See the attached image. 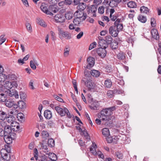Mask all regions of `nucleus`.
Listing matches in <instances>:
<instances>
[{"mask_svg": "<svg viewBox=\"0 0 161 161\" xmlns=\"http://www.w3.org/2000/svg\"><path fill=\"white\" fill-rule=\"evenodd\" d=\"M48 158L50 159V160H56L57 159L56 155L53 153H49Z\"/></svg>", "mask_w": 161, "mask_h": 161, "instance_id": "7c9ffc66", "label": "nucleus"}, {"mask_svg": "<svg viewBox=\"0 0 161 161\" xmlns=\"http://www.w3.org/2000/svg\"><path fill=\"white\" fill-rule=\"evenodd\" d=\"M91 75L93 76L97 77L100 75L99 72L96 70H92L90 72Z\"/></svg>", "mask_w": 161, "mask_h": 161, "instance_id": "c756f323", "label": "nucleus"}, {"mask_svg": "<svg viewBox=\"0 0 161 161\" xmlns=\"http://www.w3.org/2000/svg\"><path fill=\"white\" fill-rule=\"evenodd\" d=\"M115 27H116V29L118 32L121 31L123 27V24H120Z\"/></svg>", "mask_w": 161, "mask_h": 161, "instance_id": "052dcab7", "label": "nucleus"}, {"mask_svg": "<svg viewBox=\"0 0 161 161\" xmlns=\"http://www.w3.org/2000/svg\"><path fill=\"white\" fill-rule=\"evenodd\" d=\"M48 145L51 147H53L54 145V141L53 139L51 138L48 140Z\"/></svg>", "mask_w": 161, "mask_h": 161, "instance_id": "8fccbe9b", "label": "nucleus"}, {"mask_svg": "<svg viewBox=\"0 0 161 161\" xmlns=\"http://www.w3.org/2000/svg\"><path fill=\"white\" fill-rule=\"evenodd\" d=\"M10 148L8 146H5V148H2L0 151L1 155L2 156H4L8 152H10Z\"/></svg>", "mask_w": 161, "mask_h": 161, "instance_id": "a211bd4d", "label": "nucleus"}, {"mask_svg": "<svg viewBox=\"0 0 161 161\" xmlns=\"http://www.w3.org/2000/svg\"><path fill=\"white\" fill-rule=\"evenodd\" d=\"M0 124L1 126L3 128H4V129L6 128L8 125L6 122L2 120L0 122Z\"/></svg>", "mask_w": 161, "mask_h": 161, "instance_id": "5fc2aeb1", "label": "nucleus"}, {"mask_svg": "<svg viewBox=\"0 0 161 161\" xmlns=\"http://www.w3.org/2000/svg\"><path fill=\"white\" fill-rule=\"evenodd\" d=\"M69 49L68 48H66L64 49V56L66 57L68 56L69 53Z\"/></svg>", "mask_w": 161, "mask_h": 161, "instance_id": "13d9d810", "label": "nucleus"}, {"mask_svg": "<svg viewBox=\"0 0 161 161\" xmlns=\"http://www.w3.org/2000/svg\"><path fill=\"white\" fill-rule=\"evenodd\" d=\"M14 108V109H12L10 111V113L12 114L16 115L18 112V110Z\"/></svg>", "mask_w": 161, "mask_h": 161, "instance_id": "680f3d73", "label": "nucleus"}, {"mask_svg": "<svg viewBox=\"0 0 161 161\" xmlns=\"http://www.w3.org/2000/svg\"><path fill=\"white\" fill-rule=\"evenodd\" d=\"M85 82V85L87 88L88 90L89 91H90L92 89H93V86L92 82V80H87L85 81L83 80Z\"/></svg>", "mask_w": 161, "mask_h": 161, "instance_id": "4468645a", "label": "nucleus"}, {"mask_svg": "<svg viewBox=\"0 0 161 161\" xmlns=\"http://www.w3.org/2000/svg\"><path fill=\"white\" fill-rule=\"evenodd\" d=\"M140 11L141 13L147 14L149 12V9L147 7L143 6L141 7Z\"/></svg>", "mask_w": 161, "mask_h": 161, "instance_id": "72a5a7b5", "label": "nucleus"}, {"mask_svg": "<svg viewBox=\"0 0 161 161\" xmlns=\"http://www.w3.org/2000/svg\"><path fill=\"white\" fill-rule=\"evenodd\" d=\"M116 157L119 159H122V154L119 152H116L115 153Z\"/></svg>", "mask_w": 161, "mask_h": 161, "instance_id": "338daca9", "label": "nucleus"}, {"mask_svg": "<svg viewBox=\"0 0 161 161\" xmlns=\"http://www.w3.org/2000/svg\"><path fill=\"white\" fill-rule=\"evenodd\" d=\"M58 34L60 38H62V37L65 38L67 39H69L71 38V35L70 33L67 31H64L59 27H58Z\"/></svg>", "mask_w": 161, "mask_h": 161, "instance_id": "7ed1b4c3", "label": "nucleus"}, {"mask_svg": "<svg viewBox=\"0 0 161 161\" xmlns=\"http://www.w3.org/2000/svg\"><path fill=\"white\" fill-rule=\"evenodd\" d=\"M9 153L8 152L6 154H5L4 156H2L1 158H2L6 161L9 160L10 159V156L8 154Z\"/></svg>", "mask_w": 161, "mask_h": 161, "instance_id": "603ef678", "label": "nucleus"}, {"mask_svg": "<svg viewBox=\"0 0 161 161\" xmlns=\"http://www.w3.org/2000/svg\"><path fill=\"white\" fill-rule=\"evenodd\" d=\"M97 147V146L95 143H92V145H91V147H90V150L91 153L93 154V153L95 152L96 150V148Z\"/></svg>", "mask_w": 161, "mask_h": 161, "instance_id": "e433bc0d", "label": "nucleus"}, {"mask_svg": "<svg viewBox=\"0 0 161 161\" xmlns=\"http://www.w3.org/2000/svg\"><path fill=\"white\" fill-rule=\"evenodd\" d=\"M126 54L122 52H120L117 55L118 59L119 60H124L126 58Z\"/></svg>", "mask_w": 161, "mask_h": 161, "instance_id": "4be33fe9", "label": "nucleus"}, {"mask_svg": "<svg viewBox=\"0 0 161 161\" xmlns=\"http://www.w3.org/2000/svg\"><path fill=\"white\" fill-rule=\"evenodd\" d=\"M64 115L65 114H66L68 118H70L71 117L70 113L68 110L66 108H64Z\"/></svg>", "mask_w": 161, "mask_h": 161, "instance_id": "6e6d98bb", "label": "nucleus"}, {"mask_svg": "<svg viewBox=\"0 0 161 161\" xmlns=\"http://www.w3.org/2000/svg\"><path fill=\"white\" fill-rule=\"evenodd\" d=\"M5 92L8 96L14 97L16 98H19L18 92L15 89L9 90L8 89L5 91Z\"/></svg>", "mask_w": 161, "mask_h": 161, "instance_id": "423d86ee", "label": "nucleus"}, {"mask_svg": "<svg viewBox=\"0 0 161 161\" xmlns=\"http://www.w3.org/2000/svg\"><path fill=\"white\" fill-rule=\"evenodd\" d=\"M151 33L153 37L156 40H158L159 39V36L157 30L155 29H153L151 31Z\"/></svg>", "mask_w": 161, "mask_h": 161, "instance_id": "f3484780", "label": "nucleus"}, {"mask_svg": "<svg viewBox=\"0 0 161 161\" xmlns=\"http://www.w3.org/2000/svg\"><path fill=\"white\" fill-rule=\"evenodd\" d=\"M115 91L109 90L107 93V96L109 98H112L113 97V94L114 93Z\"/></svg>", "mask_w": 161, "mask_h": 161, "instance_id": "3c124183", "label": "nucleus"}, {"mask_svg": "<svg viewBox=\"0 0 161 161\" xmlns=\"http://www.w3.org/2000/svg\"><path fill=\"white\" fill-rule=\"evenodd\" d=\"M65 18L68 19H70L72 18L73 17V14L70 12H67L65 15Z\"/></svg>", "mask_w": 161, "mask_h": 161, "instance_id": "49530a36", "label": "nucleus"}, {"mask_svg": "<svg viewBox=\"0 0 161 161\" xmlns=\"http://www.w3.org/2000/svg\"><path fill=\"white\" fill-rule=\"evenodd\" d=\"M106 49L103 47H100L97 49V53L101 58H104L106 56L107 52L105 50Z\"/></svg>", "mask_w": 161, "mask_h": 161, "instance_id": "6e6552de", "label": "nucleus"}, {"mask_svg": "<svg viewBox=\"0 0 161 161\" xmlns=\"http://www.w3.org/2000/svg\"><path fill=\"white\" fill-rule=\"evenodd\" d=\"M127 6L130 8H135L136 7V3L133 1H130L127 3Z\"/></svg>", "mask_w": 161, "mask_h": 161, "instance_id": "4c0bfd02", "label": "nucleus"}, {"mask_svg": "<svg viewBox=\"0 0 161 161\" xmlns=\"http://www.w3.org/2000/svg\"><path fill=\"white\" fill-rule=\"evenodd\" d=\"M104 40L106 44L108 45L112 43L113 38L110 36L108 35L105 37Z\"/></svg>", "mask_w": 161, "mask_h": 161, "instance_id": "a878e982", "label": "nucleus"}, {"mask_svg": "<svg viewBox=\"0 0 161 161\" xmlns=\"http://www.w3.org/2000/svg\"><path fill=\"white\" fill-rule=\"evenodd\" d=\"M109 33L110 35L114 37L117 36L118 35L119 32L117 30L115 26H111L109 29Z\"/></svg>", "mask_w": 161, "mask_h": 161, "instance_id": "9d476101", "label": "nucleus"}, {"mask_svg": "<svg viewBox=\"0 0 161 161\" xmlns=\"http://www.w3.org/2000/svg\"><path fill=\"white\" fill-rule=\"evenodd\" d=\"M50 9H51V10L54 13H57L58 10L57 8L53 6H51L50 7Z\"/></svg>", "mask_w": 161, "mask_h": 161, "instance_id": "e2e57ef3", "label": "nucleus"}, {"mask_svg": "<svg viewBox=\"0 0 161 161\" xmlns=\"http://www.w3.org/2000/svg\"><path fill=\"white\" fill-rule=\"evenodd\" d=\"M111 46L113 49H115L118 47V42L114 41L112 42Z\"/></svg>", "mask_w": 161, "mask_h": 161, "instance_id": "37998d69", "label": "nucleus"}, {"mask_svg": "<svg viewBox=\"0 0 161 161\" xmlns=\"http://www.w3.org/2000/svg\"><path fill=\"white\" fill-rule=\"evenodd\" d=\"M100 115L99 116L102 121H106L110 119L109 115H110L106 108H104L100 112Z\"/></svg>", "mask_w": 161, "mask_h": 161, "instance_id": "f257e3e1", "label": "nucleus"}, {"mask_svg": "<svg viewBox=\"0 0 161 161\" xmlns=\"http://www.w3.org/2000/svg\"><path fill=\"white\" fill-rule=\"evenodd\" d=\"M104 8L105 7L104 6H102L99 7L98 8V13L101 14H103L104 12Z\"/></svg>", "mask_w": 161, "mask_h": 161, "instance_id": "4d7b16f0", "label": "nucleus"}, {"mask_svg": "<svg viewBox=\"0 0 161 161\" xmlns=\"http://www.w3.org/2000/svg\"><path fill=\"white\" fill-rule=\"evenodd\" d=\"M36 62V61L35 59H33V61L31 60L30 62V66L31 67L33 70L36 69V65H38Z\"/></svg>", "mask_w": 161, "mask_h": 161, "instance_id": "5701e85b", "label": "nucleus"}, {"mask_svg": "<svg viewBox=\"0 0 161 161\" xmlns=\"http://www.w3.org/2000/svg\"><path fill=\"white\" fill-rule=\"evenodd\" d=\"M37 22L41 26L45 27L46 25L45 24L44 20L41 19L39 18L37 19Z\"/></svg>", "mask_w": 161, "mask_h": 161, "instance_id": "c03bdc74", "label": "nucleus"}, {"mask_svg": "<svg viewBox=\"0 0 161 161\" xmlns=\"http://www.w3.org/2000/svg\"><path fill=\"white\" fill-rule=\"evenodd\" d=\"M7 117V114L5 112L2 111H0V119L4 120Z\"/></svg>", "mask_w": 161, "mask_h": 161, "instance_id": "bb28decb", "label": "nucleus"}, {"mask_svg": "<svg viewBox=\"0 0 161 161\" xmlns=\"http://www.w3.org/2000/svg\"><path fill=\"white\" fill-rule=\"evenodd\" d=\"M74 15L76 16V17L80 19H82V20H84L88 17L87 14L84 11H80V10H77L74 14Z\"/></svg>", "mask_w": 161, "mask_h": 161, "instance_id": "39448f33", "label": "nucleus"}, {"mask_svg": "<svg viewBox=\"0 0 161 161\" xmlns=\"http://www.w3.org/2000/svg\"><path fill=\"white\" fill-rule=\"evenodd\" d=\"M34 157L36 160H37L38 158V151L37 149L36 148L34 149Z\"/></svg>", "mask_w": 161, "mask_h": 161, "instance_id": "774afa93", "label": "nucleus"}, {"mask_svg": "<svg viewBox=\"0 0 161 161\" xmlns=\"http://www.w3.org/2000/svg\"><path fill=\"white\" fill-rule=\"evenodd\" d=\"M90 108L92 110H98L99 109V104L98 101H95L89 106Z\"/></svg>", "mask_w": 161, "mask_h": 161, "instance_id": "f8f14e48", "label": "nucleus"}, {"mask_svg": "<svg viewBox=\"0 0 161 161\" xmlns=\"http://www.w3.org/2000/svg\"><path fill=\"white\" fill-rule=\"evenodd\" d=\"M86 7V4L84 3H80L77 6V8L78 10L84 11Z\"/></svg>", "mask_w": 161, "mask_h": 161, "instance_id": "b1692460", "label": "nucleus"}, {"mask_svg": "<svg viewBox=\"0 0 161 161\" xmlns=\"http://www.w3.org/2000/svg\"><path fill=\"white\" fill-rule=\"evenodd\" d=\"M5 75L2 73H0V82L3 81L5 78Z\"/></svg>", "mask_w": 161, "mask_h": 161, "instance_id": "69168bd1", "label": "nucleus"}, {"mask_svg": "<svg viewBox=\"0 0 161 161\" xmlns=\"http://www.w3.org/2000/svg\"><path fill=\"white\" fill-rule=\"evenodd\" d=\"M44 116L47 119H50L52 116L51 112L48 110H45L44 113Z\"/></svg>", "mask_w": 161, "mask_h": 161, "instance_id": "412c9836", "label": "nucleus"}, {"mask_svg": "<svg viewBox=\"0 0 161 161\" xmlns=\"http://www.w3.org/2000/svg\"><path fill=\"white\" fill-rule=\"evenodd\" d=\"M25 103L23 101H19L18 103V107L20 108H23L25 107Z\"/></svg>", "mask_w": 161, "mask_h": 161, "instance_id": "a19ab883", "label": "nucleus"}, {"mask_svg": "<svg viewBox=\"0 0 161 161\" xmlns=\"http://www.w3.org/2000/svg\"><path fill=\"white\" fill-rule=\"evenodd\" d=\"M96 43L95 42H94L91 44L89 47V50H91L94 48L96 46Z\"/></svg>", "mask_w": 161, "mask_h": 161, "instance_id": "0e129e2a", "label": "nucleus"}, {"mask_svg": "<svg viewBox=\"0 0 161 161\" xmlns=\"http://www.w3.org/2000/svg\"><path fill=\"white\" fill-rule=\"evenodd\" d=\"M93 155H98L99 158H104L103 154H102V153L99 151H97V152L96 150H95V152L93 153Z\"/></svg>", "mask_w": 161, "mask_h": 161, "instance_id": "79ce46f5", "label": "nucleus"}, {"mask_svg": "<svg viewBox=\"0 0 161 161\" xmlns=\"http://www.w3.org/2000/svg\"><path fill=\"white\" fill-rule=\"evenodd\" d=\"M81 132L82 135H83L86 137V139H87V141H88L91 140V138L89 136V135L88 133H87L86 131V130H82L81 131Z\"/></svg>", "mask_w": 161, "mask_h": 161, "instance_id": "c85d7f7f", "label": "nucleus"}, {"mask_svg": "<svg viewBox=\"0 0 161 161\" xmlns=\"http://www.w3.org/2000/svg\"><path fill=\"white\" fill-rule=\"evenodd\" d=\"M138 20L141 22L145 23L147 21L146 17L142 15H140L138 17Z\"/></svg>", "mask_w": 161, "mask_h": 161, "instance_id": "2f4dec72", "label": "nucleus"}, {"mask_svg": "<svg viewBox=\"0 0 161 161\" xmlns=\"http://www.w3.org/2000/svg\"><path fill=\"white\" fill-rule=\"evenodd\" d=\"M102 134L103 135L106 137L110 135L109 130L108 128H104L102 130Z\"/></svg>", "mask_w": 161, "mask_h": 161, "instance_id": "473e14b6", "label": "nucleus"}, {"mask_svg": "<svg viewBox=\"0 0 161 161\" xmlns=\"http://www.w3.org/2000/svg\"><path fill=\"white\" fill-rule=\"evenodd\" d=\"M42 135L43 138H47L49 136V134L47 131L43 130L42 131Z\"/></svg>", "mask_w": 161, "mask_h": 161, "instance_id": "864d4df0", "label": "nucleus"}, {"mask_svg": "<svg viewBox=\"0 0 161 161\" xmlns=\"http://www.w3.org/2000/svg\"><path fill=\"white\" fill-rule=\"evenodd\" d=\"M112 85V82L110 80L107 79L104 82V86L106 87L110 88Z\"/></svg>", "mask_w": 161, "mask_h": 161, "instance_id": "cd10ccee", "label": "nucleus"}, {"mask_svg": "<svg viewBox=\"0 0 161 161\" xmlns=\"http://www.w3.org/2000/svg\"><path fill=\"white\" fill-rule=\"evenodd\" d=\"M16 136V133H13L12 135H5L4 136V139L7 144H10L12 143V140L15 138Z\"/></svg>", "mask_w": 161, "mask_h": 161, "instance_id": "20e7f679", "label": "nucleus"}, {"mask_svg": "<svg viewBox=\"0 0 161 161\" xmlns=\"http://www.w3.org/2000/svg\"><path fill=\"white\" fill-rule=\"evenodd\" d=\"M72 83L73 85L75 91L76 92V93L78 94V90L77 87V85H76V82L75 80H73Z\"/></svg>", "mask_w": 161, "mask_h": 161, "instance_id": "09e8293b", "label": "nucleus"}, {"mask_svg": "<svg viewBox=\"0 0 161 161\" xmlns=\"http://www.w3.org/2000/svg\"><path fill=\"white\" fill-rule=\"evenodd\" d=\"M6 100V95L3 93H0V101L2 103H4Z\"/></svg>", "mask_w": 161, "mask_h": 161, "instance_id": "f704fd0d", "label": "nucleus"}, {"mask_svg": "<svg viewBox=\"0 0 161 161\" xmlns=\"http://www.w3.org/2000/svg\"><path fill=\"white\" fill-rule=\"evenodd\" d=\"M97 6L96 5H91L90 8H87L86 10L88 13V17H94L96 16V12L97 11Z\"/></svg>", "mask_w": 161, "mask_h": 161, "instance_id": "f03ea898", "label": "nucleus"}, {"mask_svg": "<svg viewBox=\"0 0 161 161\" xmlns=\"http://www.w3.org/2000/svg\"><path fill=\"white\" fill-rule=\"evenodd\" d=\"M13 86V85L11 82L9 81H6L5 84L4 85V87H5L6 89H11Z\"/></svg>", "mask_w": 161, "mask_h": 161, "instance_id": "ea45409f", "label": "nucleus"}, {"mask_svg": "<svg viewBox=\"0 0 161 161\" xmlns=\"http://www.w3.org/2000/svg\"><path fill=\"white\" fill-rule=\"evenodd\" d=\"M15 117L13 115H9L6 118L7 122L8 123H11V124H13V123L15 120Z\"/></svg>", "mask_w": 161, "mask_h": 161, "instance_id": "393cba45", "label": "nucleus"}, {"mask_svg": "<svg viewBox=\"0 0 161 161\" xmlns=\"http://www.w3.org/2000/svg\"><path fill=\"white\" fill-rule=\"evenodd\" d=\"M55 110L61 116H64V108L63 109L58 106H57L55 108Z\"/></svg>", "mask_w": 161, "mask_h": 161, "instance_id": "aec40b11", "label": "nucleus"}, {"mask_svg": "<svg viewBox=\"0 0 161 161\" xmlns=\"http://www.w3.org/2000/svg\"><path fill=\"white\" fill-rule=\"evenodd\" d=\"M116 107H117V106H113L111 107H110L107 108H106L107 109V110L108 111V112H109V113H110V114L111 115L112 112L113 111H114L116 110Z\"/></svg>", "mask_w": 161, "mask_h": 161, "instance_id": "de8ad7c7", "label": "nucleus"}, {"mask_svg": "<svg viewBox=\"0 0 161 161\" xmlns=\"http://www.w3.org/2000/svg\"><path fill=\"white\" fill-rule=\"evenodd\" d=\"M80 22V19L76 17L74 19L73 23L75 26H79Z\"/></svg>", "mask_w": 161, "mask_h": 161, "instance_id": "c9c22d12", "label": "nucleus"}, {"mask_svg": "<svg viewBox=\"0 0 161 161\" xmlns=\"http://www.w3.org/2000/svg\"><path fill=\"white\" fill-rule=\"evenodd\" d=\"M25 25L28 32L30 33H31L32 31V30L31 25L30 23H27L25 24Z\"/></svg>", "mask_w": 161, "mask_h": 161, "instance_id": "a18cd8bd", "label": "nucleus"}, {"mask_svg": "<svg viewBox=\"0 0 161 161\" xmlns=\"http://www.w3.org/2000/svg\"><path fill=\"white\" fill-rule=\"evenodd\" d=\"M47 5L45 3H42L40 6V8L41 10L44 13L48 14H50V12L48 10Z\"/></svg>", "mask_w": 161, "mask_h": 161, "instance_id": "ddd939ff", "label": "nucleus"}, {"mask_svg": "<svg viewBox=\"0 0 161 161\" xmlns=\"http://www.w3.org/2000/svg\"><path fill=\"white\" fill-rule=\"evenodd\" d=\"M151 24L152 27H154L156 25V21L154 18H151Z\"/></svg>", "mask_w": 161, "mask_h": 161, "instance_id": "bf43d9fd", "label": "nucleus"}, {"mask_svg": "<svg viewBox=\"0 0 161 161\" xmlns=\"http://www.w3.org/2000/svg\"><path fill=\"white\" fill-rule=\"evenodd\" d=\"M119 139L118 136H115L108 137L107 138V140L109 143H116L118 141Z\"/></svg>", "mask_w": 161, "mask_h": 161, "instance_id": "dca6fc26", "label": "nucleus"}, {"mask_svg": "<svg viewBox=\"0 0 161 161\" xmlns=\"http://www.w3.org/2000/svg\"><path fill=\"white\" fill-rule=\"evenodd\" d=\"M94 60V58L92 57H89L88 58L87 61L88 64L86 66L87 69H90L94 66L95 63Z\"/></svg>", "mask_w": 161, "mask_h": 161, "instance_id": "9b49d317", "label": "nucleus"}, {"mask_svg": "<svg viewBox=\"0 0 161 161\" xmlns=\"http://www.w3.org/2000/svg\"><path fill=\"white\" fill-rule=\"evenodd\" d=\"M55 19L58 22H63L64 20L63 15L61 14H58L55 15Z\"/></svg>", "mask_w": 161, "mask_h": 161, "instance_id": "6ab92c4d", "label": "nucleus"}, {"mask_svg": "<svg viewBox=\"0 0 161 161\" xmlns=\"http://www.w3.org/2000/svg\"><path fill=\"white\" fill-rule=\"evenodd\" d=\"M15 128L11 127L9 125L4 129V135H12L15 133Z\"/></svg>", "mask_w": 161, "mask_h": 161, "instance_id": "0eeeda50", "label": "nucleus"}, {"mask_svg": "<svg viewBox=\"0 0 161 161\" xmlns=\"http://www.w3.org/2000/svg\"><path fill=\"white\" fill-rule=\"evenodd\" d=\"M36 160H38V161H47V157L45 155H43L41 156L38 157V158Z\"/></svg>", "mask_w": 161, "mask_h": 161, "instance_id": "58836bf2", "label": "nucleus"}, {"mask_svg": "<svg viewBox=\"0 0 161 161\" xmlns=\"http://www.w3.org/2000/svg\"><path fill=\"white\" fill-rule=\"evenodd\" d=\"M5 105L8 108H11L13 107L14 108H18V105L14 101H12L10 99L7 100L4 102Z\"/></svg>", "mask_w": 161, "mask_h": 161, "instance_id": "1a4fd4ad", "label": "nucleus"}, {"mask_svg": "<svg viewBox=\"0 0 161 161\" xmlns=\"http://www.w3.org/2000/svg\"><path fill=\"white\" fill-rule=\"evenodd\" d=\"M99 39V45L100 47H103L104 48H106L108 46V45L106 44L104 39L100 37L98 38Z\"/></svg>", "mask_w": 161, "mask_h": 161, "instance_id": "2eb2a0df", "label": "nucleus"}]
</instances>
